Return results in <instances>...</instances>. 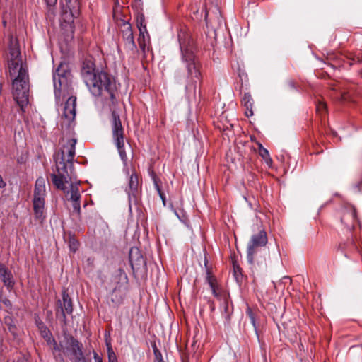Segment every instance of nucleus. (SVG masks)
<instances>
[{
    "instance_id": "1",
    "label": "nucleus",
    "mask_w": 362,
    "mask_h": 362,
    "mask_svg": "<svg viewBox=\"0 0 362 362\" xmlns=\"http://www.w3.org/2000/svg\"><path fill=\"white\" fill-rule=\"evenodd\" d=\"M76 144V139H69L66 144L62 146L61 151L57 153L54 158L57 173L51 174L50 177L54 185L66 193L69 199L73 202V211L79 215L81 213V194L78 185L71 183L70 189H68L66 186V184H69L68 169L71 170L73 166Z\"/></svg>"
},
{
    "instance_id": "2",
    "label": "nucleus",
    "mask_w": 362,
    "mask_h": 362,
    "mask_svg": "<svg viewBox=\"0 0 362 362\" xmlns=\"http://www.w3.org/2000/svg\"><path fill=\"white\" fill-rule=\"evenodd\" d=\"M81 74L93 95L99 96L107 93L112 100L115 98V80L107 73L96 70L93 57H88L83 60Z\"/></svg>"
},
{
    "instance_id": "3",
    "label": "nucleus",
    "mask_w": 362,
    "mask_h": 362,
    "mask_svg": "<svg viewBox=\"0 0 362 362\" xmlns=\"http://www.w3.org/2000/svg\"><path fill=\"white\" fill-rule=\"evenodd\" d=\"M182 57L187 64V80L186 90L195 92L197 83L202 81L200 65L194 54V47L191 43L186 44L180 40Z\"/></svg>"
},
{
    "instance_id": "4",
    "label": "nucleus",
    "mask_w": 362,
    "mask_h": 362,
    "mask_svg": "<svg viewBox=\"0 0 362 362\" xmlns=\"http://www.w3.org/2000/svg\"><path fill=\"white\" fill-rule=\"evenodd\" d=\"M62 28L67 37H73L74 33V20L81 13L79 0H61Z\"/></svg>"
},
{
    "instance_id": "5",
    "label": "nucleus",
    "mask_w": 362,
    "mask_h": 362,
    "mask_svg": "<svg viewBox=\"0 0 362 362\" xmlns=\"http://www.w3.org/2000/svg\"><path fill=\"white\" fill-rule=\"evenodd\" d=\"M18 75L11 76L13 78L12 82V93L14 100L22 110L28 104V74L25 67L19 68Z\"/></svg>"
},
{
    "instance_id": "6",
    "label": "nucleus",
    "mask_w": 362,
    "mask_h": 362,
    "mask_svg": "<svg viewBox=\"0 0 362 362\" xmlns=\"http://www.w3.org/2000/svg\"><path fill=\"white\" fill-rule=\"evenodd\" d=\"M47 346L53 354L60 355L61 352L73 356L75 362H90L83 351V346L79 341H47Z\"/></svg>"
},
{
    "instance_id": "7",
    "label": "nucleus",
    "mask_w": 362,
    "mask_h": 362,
    "mask_svg": "<svg viewBox=\"0 0 362 362\" xmlns=\"http://www.w3.org/2000/svg\"><path fill=\"white\" fill-rule=\"evenodd\" d=\"M110 124L114 143L117 146L121 159L125 164L127 156L124 150V129L120 117L115 110L112 111Z\"/></svg>"
},
{
    "instance_id": "8",
    "label": "nucleus",
    "mask_w": 362,
    "mask_h": 362,
    "mask_svg": "<svg viewBox=\"0 0 362 362\" xmlns=\"http://www.w3.org/2000/svg\"><path fill=\"white\" fill-rule=\"evenodd\" d=\"M46 195L45 181L42 177L37 179L35 182L34 197H33V210L36 219L40 221L45 218L44 207L45 197Z\"/></svg>"
},
{
    "instance_id": "9",
    "label": "nucleus",
    "mask_w": 362,
    "mask_h": 362,
    "mask_svg": "<svg viewBox=\"0 0 362 362\" xmlns=\"http://www.w3.org/2000/svg\"><path fill=\"white\" fill-rule=\"evenodd\" d=\"M8 69L11 76H14L18 72L19 68L24 67L22 63L21 51L16 38L11 36L8 46Z\"/></svg>"
},
{
    "instance_id": "10",
    "label": "nucleus",
    "mask_w": 362,
    "mask_h": 362,
    "mask_svg": "<svg viewBox=\"0 0 362 362\" xmlns=\"http://www.w3.org/2000/svg\"><path fill=\"white\" fill-rule=\"evenodd\" d=\"M55 93L62 90H67L71 83V73L60 65L53 75Z\"/></svg>"
},
{
    "instance_id": "11",
    "label": "nucleus",
    "mask_w": 362,
    "mask_h": 362,
    "mask_svg": "<svg viewBox=\"0 0 362 362\" xmlns=\"http://www.w3.org/2000/svg\"><path fill=\"white\" fill-rule=\"evenodd\" d=\"M267 243V233L264 230L259 231L257 234L253 235L247 245V260L249 263L253 264L254 255L259 247H263Z\"/></svg>"
},
{
    "instance_id": "12",
    "label": "nucleus",
    "mask_w": 362,
    "mask_h": 362,
    "mask_svg": "<svg viewBox=\"0 0 362 362\" xmlns=\"http://www.w3.org/2000/svg\"><path fill=\"white\" fill-rule=\"evenodd\" d=\"M73 312V304L71 298L66 291L62 292V300L57 303L56 316L61 321L65 322L66 315Z\"/></svg>"
},
{
    "instance_id": "13",
    "label": "nucleus",
    "mask_w": 362,
    "mask_h": 362,
    "mask_svg": "<svg viewBox=\"0 0 362 362\" xmlns=\"http://www.w3.org/2000/svg\"><path fill=\"white\" fill-rule=\"evenodd\" d=\"M76 97H70L64 104L62 114V127L64 125L70 127L76 117Z\"/></svg>"
},
{
    "instance_id": "14",
    "label": "nucleus",
    "mask_w": 362,
    "mask_h": 362,
    "mask_svg": "<svg viewBox=\"0 0 362 362\" xmlns=\"http://www.w3.org/2000/svg\"><path fill=\"white\" fill-rule=\"evenodd\" d=\"M206 281L210 286L212 293L221 302H226L230 298L229 293L217 283L216 278L211 275L210 271H206Z\"/></svg>"
},
{
    "instance_id": "15",
    "label": "nucleus",
    "mask_w": 362,
    "mask_h": 362,
    "mask_svg": "<svg viewBox=\"0 0 362 362\" xmlns=\"http://www.w3.org/2000/svg\"><path fill=\"white\" fill-rule=\"evenodd\" d=\"M122 39L124 42L125 48L130 52L136 50V46L134 42V34L132 25L129 23L125 22L122 27Z\"/></svg>"
},
{
    "instance_id": "16",
    "label": "nucleus",
    "mask_w": 362,
    "mask_h": 362,
    "mask_svg": "<svg viewBox=\"0 0 362 362\" xmlns=\"http://www.w3.org/2000/svg\"><path fill=\"white\" fill-rule=\"evenodd\" d=\"M176 346L182 355L187 358L189 355L194 354L199 347L197 341H176Z\"/></svg>"
},
{
    "instance_id": "17",
    "label": "nucleus",
    "mask_w": 362,
    "mask_h": 362,
    "mask_svg": "<svg viewBox=\"0 0 362 362\" xmlns=\"http://www.w3.org/2000/svg\"><path fill=\"white\" fill-rule=\"evenodd\" d=\"M0 278L7 289L11 291L15 285L13 274L11 272L1 263H0Z\"/></svg>"
},
{
    "instance_id": "18",
    "label": "nucleus",
    "mask_w": 362,
    "mask_h": 362,
    "mask_svg": "<svg viewBox=\"0 0 362 362\" xmlns=\"http://www.w3.org/2000/svg\"><path fill=\"white\" fill-rule=\"evenodd\" d=\"M136 25L139 30V36L138 38V43L140 49L145 52L146 44L141 40V37H144V33H147V29L145 23L144 15L141 13H138L136 16Z\"/></svg>"
},
{
    "instance_id": "19",
    "label": "nucleus",
    "mask_w": 362,
    "mask_h": 362,
    "mask_svg": "<svg viewBox=\"0 0 362 362\" xmlns=\"http://www.w3.org/2000/svg\"><path fill=\"white\" fill-rule=\"evenodd\" d=\"M151 346L153 348L155 360L158 362H165L163 358V352L166 353L165 341H158L157 343L156 341H153L151 343Z\"/></svg>"
},
{
    "instance_id": "20",
    "label": "nucleus",
    "mask_w": 362,
    "mask_h": 362,
    "mask_svg": "<svg viewBox=\"0 0 362 362\" xmlns=\"http://www.w3.org/2000/svg\"><path fill=\"white\" fill-rule=\"evenodd\" d=\"M139 185L138 175L132 172L129 178L128 187L126 189V192L129 196L132 195L135 197L138 193Z\"/></svg>"
},
{
    "instance_id": "21",
    "label": "nucleus",
    "mask_w": 362,
    "mask_h": 362,
    "mask_svg": "<svg viewBox=\"0 0 362 362\" xmlns=\"http://www.w3.org/2000/svg\"><path fill=\"white\" fill-rule=\"evenodd\" d=\"M242 103L245 107V115L251 117L253 115V99L249 93H245L242 99Z\"/></svg>"
},
{
    "instance_id": "22",
    "label": "nucleus",
    "mask_w": 362,
    "mask_h": 362,
    "mask_svg": "<svg viewBox=\"0 0 362 362\" xmlns=\"http://www.w3.org/2000/svg\"><path fill=\"white\" fill-rule=\"evenodd\" d=\"M258 152L259 156L265 160V163L268 165H271L272 163V160L269 156V153L267 149L264 148L262 144L258 143Z\"/></svg>"
},
{
    "instance_id": "23",
    "label": "nucleus",
    "mask_w": 362,
    "mask_h": 362,
    "mask_svg": "<svg viewBox=\"0 0 362 362\" xmlns=\"http://www.w3.org/2000/svg\"><path fill=\"white\" fill-rule=\"evenodd\" d=\"M153 181L155 188H156V191L158 192L160 199H162L163 205L165 206V202H166L165 196L164 193L162 192V190L158 185L159 179L155 175H153Z\"/></svg>"
},
{
    "instance_id": "24",
    "label": "nucleus",
    "mask_w": 362,
    "mask_h": 362,
    "mask_svg": "<svg viewBox=\"0 0 362 362\" xmlns=\"http://www.w3.org/2000/svg\"><path fill=\"white\" fill-rule=\"evenodd\" d=\"M109 362H117V356L112 349L110 341H106Z\"/></svg>"
},
{
    "instance_id": "25",
    "label": "nucleus",
    "mask_w": 362,
    "mask_h": 362,
    "mask_svg": "<svg viewBox=\"0 0 362 362\" xmlns=\"http://www.w3.org/2000/svg\"><path fill=\"white\" fill-rule=\"evenodd\" d=\"M348 216H350L353 221H356L357 215L356 209L353 206L348 208L346 212L344 214L341 221L346 219Z\"/></svg>"
},
{
    "instance_id": "26",
    "label": "nucleus",
    "mask_w": 362,
    "mask_h": 362,
    "mask_svg": "<svg viewBox=\"0 0 362 362\" xmlns=\"http://www.w3.org/2000/svg\"><path fill=\"white\" fill-rule=\"evenodd\" d=\"M37 328L40 332L42 338H48V339H49V335L50 332L47 327H46V325L42 322H40V323L37 324Z\"/></svg>"
},
{
    "instance_id": "27",
    "label": "nucleus",
    "mask_w": 362,
    "mask_h": 362,
    "mask_svg": "<svg viewBox=\"0 0 362 362\" xmlns=\"http://www.w3.org/2000/svg\"><path fill=\"white\" fill-rule=\"evenodd\" d=\"M69 246L72 252H76L78 247V240L74 237H70L69 240Z\"/></svg>"
},
{
    "instance_id": "28",
    "label": "nucleus",
    "mask_w": 362,
    "mask_h": 362,
    "mask_svg": "<svg viewBox=\"0 0 362 362\" xmlns=\"http://www.w3.org/2000/svg\"><path fill=\"white\" fill-rule=\"evenodd\" d=\"M316 111L320 115L325 114L327 112V105L324 102H319L316 106Z\"/></svg>"
},
{
    "instance_id": "29",
    "label": "nucleus",
    "mask_w": 362,
    "mask_h": 362,
    "mask_svg": "<svg viewBox=\"0 0 362 362\" xmlns=\"http://www.w3.org/2000/svg\"><path fill=\"white\" fill-rule=\"evenodd\" d=\"M246 313H247V316L249 317L250 322L252 324V326L254 327L255 329H256L255 315H254L252 309L250 308H247V309L246 310Z\"/></svg>"
},
{
    "instance_id": "30",
    "label": "nucleus",
    "mask_w": 362,
    "mask_h": 362,
    "mask_svg": "<svg viewBox=\"0 0 362 362\" xmlns=\"http://www.w3.org/2000/svg\"><path fill=\"white\" fill-rule=\"evenodd\" d=\"M229 299L230 298H228L226 302H221L222 304H223V310L225 311V313H228V303H229Z\"/></svg>"
},
{
    "instance_id": "31",
    "label": "nucleus",
    "mask_w": 362,
    "mask_h": 362,
    "mask_svg": "<svg viewBox=\"0 0 362 362\" xmlns=\"http://www.w3.org/2000/svg\"><path fill=\"white\" fill-rule=\"evenodd\" d=\"M45 1L48 6H52L56 4L57 0H45Z\"/></svg>"
},
{
    "instance_id": "32",
    "label": "nucleus",
    "mask_w": 362,
    "mask_h": 362,
    "mask_svg": "<svg viewBox=\"0 0 362 362\" xmlns=\"http://www.w3.org/2000/svg\"><path fill=\"white\" fill-rule=\"evenodd\" d=\"M134 251L138 252V249L137 248H135V249L132 248L130 250V252H129V259H130V262L133 261V253H134Z\"/></svg>"
},
{
    "instance_id": "33",
    "label": "nucleus",
    "mask_w": 362,
    "mask_h": 362,
    "mask_svg": "<svg viewBox=\"0 0 362 362\" xmlns=\"http://www.w3.org/2000/svg\"><path fill=\"white\" fill-rule=\"evenodd\" d=\"M93 354L95 362H103L102 358L98 356V354L96 352L94 351Z\"/></svg>"
},
{
    "instance_id": "34",
    "label": "nucleus",
    "mask_w": 362,
    "mask_h": 362,
    "mask_svg": "<svg viewBox=\"0 0 362 362\" xmlns=\"http://www.w3.org/2000/svg\"><path fill=\"white\" fill-rule=\"evenodd\" d=\"M5 186H6V183L4 181L1 175H0V189L4 187Z\"/></svg>"
},
{
    "instance_id": "35",
    "label": "nucleus",
    "mask_w": 362,
    "mask_h": 362,
    "mask_svg": "<svg viewBox=\"0 0 362 362\" xmlns=\"http://www.w3.org/2000/svg\"><path fill=\"white\" fill-rule=\"evenodd\" d=\"M240 268L238 266H237V267L234 266V272H235V275L236 278H238V272H240Z\"/></svg>"
},
{
    "instance_id": "36",
    "label": "nucleus",
    "mask_w": 362,
    "mask_h": 362,
    "mask_svg": "<svg viewBox=\"0 0 362 362\" xmlns=\"http://www.w3.org/2000/svg\"><path fill=\"white\" fill-rule=\"evenodd\" d=\"M341 98H342V100H346L348 99L347 94H346V93H343V94L341 95Z\"/></svg>"
},
{
    "instance_id": "37",
    "label": "nucleus",
    "mask_w": 362,
    "mask_h": 362,
    "mask_svg": "<svg viewBox=\"0 0 362 362\" xmlns=\"http://www.w3.org/2000/svg\"><path fill=\"white\" fill-rule=\"evenodd\" d=\"M112 301L115 302V303H119L120 299H117V300L112 299Z\"/></svg>"
},
{
    "instance_id": "38",
    "label": "nucleus",
    "mask_w": 362,
    "mask_h": 362,
    "mask_svg": "<svg viewBox=\"0 0 362 362\" xmlns=\"http://www.w3.org/2000/svg\"><path fill=\"white\" fill-rule=\"evenodd\" d=\"M145 35L146 33L144 34V37H141V40L145 42ZM146 35H148V33H146ZM146 44V42H144Z\"/></svg>"
},
{
    "instance_id": "39",
    "label": "nucleus",
    "mask_w": 362,
    "mask_h": 362,
    "mask_svg": "<svg viewBox=\"0 0 362 362\" xmlns=\"http://www.w3.org/2000/svg\"><path fill=\"white\" fill-rule=\"evenodd\" d=\"M40 322H42V321L40 319H38V318L35 319V322H36L37 325L40 323Z\"/></svg>"
},
{
    "instance_id": "40",
    "label": "nucleus",
    "mask_w": 362,
    "mask_h": 362,
    "mask_svg": "<svg viewBox=\"0 0 362 362\" xmlns=\"http://www.w3.org/2000/svg\"><path fill=\"white\" fill-rule=\"evenodd\" d=\"M115 291H116V288L113 290L112 293H115Z\"/></svg>"
},
{
    "instance_id": "41",
    "label": "nucleus",
    "mask_w": 362,
    "mask_h": 362,
    "mask_svg": "<svg viewBox=\"0 0 362 362\" xmlns=\"http://www.w3.org/2000/svg\"><path fill=\"white\" fill-rule=\"evenodd\" d=\"M100 362V361H99Z\"/></svg>"
}]
</instances>
